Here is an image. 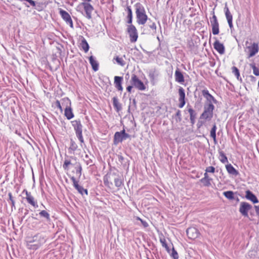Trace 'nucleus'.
Returning <instances> with one entry per match:
<instances>
[{"label":"nucleus","mask_w":259,"mask_h":259,"mask_svg":"<svg viewBox=\"0 0 259 259\" xmlns=\"http://www.w3.org/2000/svg\"><path fill=\"white\" fill-rule=\"evenodd\" d=\"M47 240L46 235L42 233H37L31 237H28L26 241L28 249L35 250L44 244Z\"/></svg>","instance_id":"1"},{"label":"nucleus","mask_w":259,"mask_h":259,"mask_svg":"<svg viewBox=\"0 0 259 259\" xmlns=\"http://www.w3.org/2000/svg\"><path fill=\"white\" fill-rule=\"evenodd\" d=\"M78 146L76 142L73 139H70V144L68 148V152L70 154H74Z\"/></svg>","instance_id":"28"},{"label":"nucleus","mask_w":259,"mask_h":259,"mask_svg":"<svg viewBox=\"0 0 259 259\" xmlns=\"http://www.w3.org/2000/svg\"><path fill=\"white\" fill-rule=\"evenodd\" d=\"M219 153V155L220 157V161L223 163L228 162L227 157L226 156L224 152L223 151H220Z\"/></svg>","instance_id":"38"},{"label":"nucleus","mask_w":259,"mask_h":259,"mask_svg":"<svg viewBox=\"0 0 259 259\" xmlns=\"http://www.w3.org/2000/svg\"><path fill=\"white\" fill-rule=\"evenodd\" d=\"M122 133L121 132H117L115 133L114 136V143L117 144L119 143H121L123 140Z\"/></svg>","instance_id":"26"},{"label":"nucleus","mask_w":259,"mask_h":259,"mask_svg":"<svg viewBox=\"0 0 259 259\" xmlns=\"http://www.w3.org/2000/svg\"><path fill=\"white\" fill-rule=\"evenodd\" d=\"M175 76L176 82L179 83H183L184 82L185 79L184 75L178 68H177L175 71Z\"/></svg>","instance_id":"21"},{"label":"nucleus","mask_w":259,"mask_h":259,"mask_svg":"<svg viewBox=\"0 0 259 259\" xmlns=\"http://www.w3.org/2000/svg\"><path fill=\"white\" fill-rule=\"evenodd\" d=\"M83 7L85 14V17L88 19L92 18V13L94 10L93 7L89 3L82 2L80 4Z\"/></svg>","instance_id":"11"},{"label":"nucleus","mask_w":259,"mask_h":259,"mask_svg":"<svg viewBox=\"0 0 259 259\" xmlns=\"http://www.w3.org/2000/svg\"><path fill=\"white\" fill-rule=\"evenodd\" d=\"M223 195L229 200L234 199V192L232 191H225L223 193Z\"/></svg>","instance_id":"36"},{"label":"nucleus","mask_w":259,"mask_h":259,"mask_svg":"<svg viewBox=\"0 0 259 259\" xmlns=\"http://www.w3.org/2000/svg\"><path fill=\"white\" fill-rule=\"evenodd\" d=\"M205 171L206 172L214 173L215 171V168L212 166L207 167L205 169Z\"/></svg>","instance_id":"50"},{"label":"nucleus","mask_w":259,"mask_h":259,"mask_svg":"<svg viewBox=\"0 0 259 259\" xmlns=\"http://www.w3.org/2000/svg\"><path fill=\"white\" fill-rule=\"evenodd\" d=\"M26 2H28L29 4L33 7L35 6V2L33 0H27Z\"/></svg>","instance_id":"56"},{"label":"nucleus","mask_w":259,"mask_h":259,"mask_svg":"<svg viewBox=\"0 0 259 259\" xmlns=\"http://www.w3.org/2000/svg\"><path fill=\"white\" fill-rule=\"evenodd\" d=\"M228 24H229L230 28L231 29H232L233 28V25L232 21L228 22Z\"/></svg>","instance_id":"60"},{"label":"nucleus","mask_w":259,"mask_h":259,"mask_svg":"<svg viewBox=\"0 0 259 259\" xmlns=\"http://www.w3.org/2000/svg\"><path fill=\"white\" fill-rule=\"evenodd\" d=\"M75 176L76 177L79 179L81 176V171H82V167L79 162H76L75 164Z\"/></svg>","instance_id":"29"},{"label":"nucleus","mask_w":259,"mask_h":259,"mask_svg":"<svg viewBox=\"0 0 259 259\" xmlns=\"http://www.w3.org/2000/svg\"><path fill=\"white\" fill-rule=\"evenodd\" d=\"M23 193L26 194V199L27 202L33 206L35 208L38 207L37 201L35 200L34 198L32 196L30 192H28L26 190H24Z\"/></svg>","instance_id":"15"},{"label":"nucleus","mask_w":259,"mask_h":259,"mask_svg":"<svg viewBox=\"0 0 259 259\" xmlns=\"http://www.w3.org/2000/svg\"><path fill=\"white\" fill-rule=\"evenodd\" d=\"M83 160L87 165H89L90 166L93 165V159L90 158L88 154L85 155Z\"/></svg>","instance_id":"44"},{"label":"nucleus","mask_w":259,"mask_h":259,"mask_svg":"<svg viewBox=\"0 0 259 259\" xmlns=\"http://www.w3.org/2000/svg\"><path fill=\"white\" fill-rule=\"evenodd\" d=\"M11 202L12 208H13V207L15 208V201H12Z\"/></svg>","instance_id":"63"},{"label":"nucleus","mask_w":259,"mask_h":259,"mask_svg":"<svg viewBox=\"0 0 259 259\" xmlns=\"http://www.w3.org/2000/svg\"><path fill=\"white\" fill-rule=\"evenodd\" d=\"M210 22L212 26V32L213 35H217L219 33V24L216 16L213 14L212 18L210 19Z\"/></svg>","instance_id":"14"},{"label":"nucleus","mask_w":259,"mask_h":259,"mask_svg":"<svg viewBox=\"0 0 259 259\" xmlns=\"http://www.w3.org/2000/svg\"><path fill=\"white\" fill-rule=\"evenodd\" d=\"M125 11L127 12V23L129 24H132V21H133V12L132 10L131 7L130 6L127 5Z\"/></svg>","instance_id":"23"},{"label":"nucleus","mask_w":259,"mask_h":259,"mask_svg":"<svg viewBox=\"0 0 259 259\" xmlns=\"http://www.w3.org/2000/svg\"><path fill=\"white\" fill-rule=\"evenodd\" d=\"M55 105L56 106V107L57 108H58L61 111H63V109H62V106L60 104V102L59 100H57L55 102Z\"/></svg>","instance_id":"54"},{"label":"nucleus","mask_w":259,"mask_h":259,"mask_svg":"<svg viewBox=\"0 0 259 259\" xmlns=\"http://www.w3.org/2000/svg\"><path fill=\"white\" fill-rule=\"evenodd\" d=\"M249 77L250 78L251 80L252 81H254L256 80L255 77L252 75H250Z\"/></svg>","instance_id":"62"},{"label":"nucleus","mask_w":259,"mask_h":259,"mask_svg":"<svg viewBox=\"0 0 259 259\" xmlns=\"http://www.w3.org/2000/svg\"><path fill=\"white\" fill-rule=\"evenodd\" d=\"M121 133H122V136L123 140H125L126 139L129 138L131 136L129 134L125 133V131L124 129L121 131Z\"/></svg>","instance_id":"51"},{"label":"nucleus","mask_w":259,"mask_h":259,"mask_svg":"<svg viewBox=\"0 0 259 259\" xmlns=\"http://www.w3.org/2000/svg\"><path fill=\"white\" fill-rule=\"evenodd\" d=\"M80 46L81 49L84 51L85 53H87L89 51L90 48L89 44L88 43L87 40L83 37H82Z\"/></svg>","instance_id":"30"},{"label":"nucleus","mask_w":259,"mask_h":259,"mask_svg":"<svg viewBox=\"0 0 259 259\" xmlns=\"http://www.w3.org/2000/svg\"><path fill=\"white\" fill-rule=\"evenodd\" d=\"M133 85H128L127 88H126V90L129 93H131V91H132V89L133 88Z\"/></svg>","instance_id":"59"},{"label":"nucleus","mask_w":259,"mask_h":259,"mask_svg":"<svg viewBox=\"0 0 259 259\" xmlns=\"http://www.w3.org/2000/svg\"><path fill=\"white\" fill-rule=\"evenodd\" d=\"M160 242L161 243L162 247L165 248L168 252H170V249L166 243L165 239L164 237L160 238Z\"/></svg>","instance_id":"41"},{"label":"nucleus","mask_w":259,"mask_h":259,"mask_svg":"<svg viewBox=\"0 0 259 259\" xmlns=\"http://www.w3.org/2000/svg\"><path fill=\"white\" fill-rule=\"evenodd\" d=\"M114 60H115L117 63L121 66H124L125 64V61L123 60V59L118 56H116L114 58Z\"/></svg>","instance_id":"43"},{"label":"nucleus","mask_w":259,"mask_h":259,"mask_svg":"<svg viewBox=\"0 0 259 259\" xmlns=\"http://www.w3.org/2000/svg\"><path fill=\"white\" fill-rule=\"evenodd\" d=\"M127 31L129 34L131 42H136L138 37V31L136 27L133 24L128 25Z\"/></svg>","instance_id":"7"},{"label":"nucleus","mask_w":259,"mask_h":259,"mask_svg":"<svg viewBox=\"0 0 259 259\" xmlns=\"http://www.w3.org/2000/svg\"><path fill=\"white\" fill-rule=\"evenodd\" d=\"M136 10L137 22L139 25H145L149 18H148L144 6L137 3L134 5Z\"/></svg>","instance_id":"2"},{"label":"nucleus","mask_w":259,"mask_h":259,"mask_svg":"<svg viewBox=\"0 0 259 259\" xmlns=\"http://www.w3.org/2000/svg\"><path fill=\"white\" fill-rule=\"evenodd\" d=\"M214 106L212 103L205 104L204 106V111L200 115V118L205 121H210L213 117Z\"/></svg>","instance_id":"3"},{"label":"nucleus","mask_w":259,"mask_h":259,"mask_svg":"<svg viewBox=\"0 0 259 259\" xmlns=\"http://www.w3.org/2000/svg\"><path fill=\"white\" fill-rule=\"evenodd\" d=\"M89 62L92 67L93 70L95 71H98L99 69V63L95 60L94 56H91L89 57Z\"/></svg>","instance_id":"24"},{"label":"nucleus","mask_w":259,"mask_h":259,"mask_svg":"<svg viewBox=\"0 0 259 259\" xmlns=\"http://www.w3.org/2000/svg\"><path fill=\"white\" fill-rule=\"evenodd\" d=\"M8 196H9V200L11 201H15L13 199V196H12V194L11 193H8Z\"/></svg>","instance_id":"58"},{"label":"nucleus","mask_w":259,"mask_h":259,"mask_svg":"<svg viewBox=\"0 0 259 259\" xmlns=\"http://www.w3.org/2000/svg\"><path fill=\"white\" fill-rule=\"evenodd\" d=\"M202 94L203 96L206 99L208 103H216L217 100L212 96L206 89L202 91Z\"/></svg>","instance_id":"18"},{"label":"nucleus","mask_w":259,"mask_h":259,"mask_svg":"<svg viewBox=\"0 0 259 259\" xmlns=\"http://www.w3.org/2000/svg\"><path fill=\"white\" fill-rule=\"evenodd\" d=\"M175 117H176V120L177 122H180L182 120L181 111L180 110H177Z\"/></svg>","instance_id":"47"},{"label":"nucleus","mask_w":259,"mask_h":259,"mask_svg":"<svg viewBox=\"0 0 259 259\" xmlns=\"http://www.w3.org/2000/svg\"><path fill=\"white\" fill-rule=\"evenodd\" d=\"M76 136L78 138V139L79 140V142L80 143V146L82 147V144H84V139H83V137L82 134L79 135V136L77 135V136Z\"/></svg>","instance_id":"52"},{"label":"nucleus","mask_w":259,"mask_h":259,"mask_svg":"<svg viewBox=\"0 0 259 259\" xmlns=\"http://www.w3.org/2000/svg\"><path fill=\"white\" fill-rule=\"evenodd\" d=\"M137 219L141 222V224L144 228H147L149 226L148 223L146 221L141 219L139 217H137Z\"/></svg>","instance_id":"49"},{"label":"nucleus","mask_w":259,"mask_h":259,"mask_svg":"<svg viewBox=\"0 0 259 259\" xmlns=\"http://www.w3.org/2000/svg\"><path fill=\"white\" fill-rule=\"evenodd\" d=\"M123 77L121 76H115L114 77V85L118 91H122V81Z\"/></svg>","instance_id":"20"},{"label":"nucleus","mask_w":259,"mask_h":259,"mask_svg":"<svg viewBox=\"0 0 259 259\" xmlns=\"http://www.w3.org/2000/svg\"><path fill=\"white\" fill-rule=\"evenodd\" d=\"M179 100L185 99V90L182 87H180L179 89Z\"/></svg>","instance_id":"42"},{"label":"nucleus","mask_w":259,"mask_h":259,"mask_svg":"<svg viewBox=\"0 0 259 259\" xmlns=\"http://www.w3.org/2000/svg\"><path fill=\"white\" fill-rule=\"evenodd\" d=\"M207 173H208V172H206L205 171V172L204 174V177H203V178H205V179H211L210 178H209V177H208V174H207Z\"/></svg>","instance_id":"61"},{"label":"nucleus","mask_w":259,"mask_h":259,"mask_svg":"<svg viewBox=\"0 0 259 259\" xmlns=\"http://www.w3.org/2000/svg\"><path fill=\"white\" fill-rule=\"evenodd\" d=\"M188 112L190 114V119L191 123L194 124L195 122L196 113L191 107L188 109Z\"/></svg>","instance_id":"31"},{"label":"nucleus","mask_w":259,"mask_h":259,"mask_svg":"<svg viewBox=\"0 0 259 259\" xmlns=\"http://www.w3.org/2000/svg\"><path fill=\"white\" fill-rule=\"evenodd\" d=\"M213 48L220 54H224L225 53V47L223 44L218 40H216L213 43Z\"/></svg>","instance_id":"19"},{"label":"nucleus","mask_w":259,"mask_h":259,"mask_svg":"<svg viewBox=\"0 0 259 259\" xmlns=\"http://www.w3.org/2000/svg\"><path fill=\"white\" fill-rule=\"evenodd\" d=\"M71 124L75 131L76 136L82 134L83 125L80 119L72 121Z\"/></svg>","instance_id":"8"},{"label":"nucleus","mask_w":259,"mask_h":259,"mask_svg":"<svg viewBox=\"0 0 259 259\" xmlns=\"http://www.w3.org/2000/svg\"><path fill=\"white\" fill-rule=\"evenodd\" d=\"M246 49L248 50V58H251L255 56L259 51L258 43L253 42L250 46H247Z\"/></svg>","instance_id":"13"},{"label":"nucleus","mask_w":259,"mask_h":259,"mask_svg":"<svg viewBox=\"0 0 259 259\" xmlns=\"http://www.w3.org/2000/svg\"><path fill=\"white\" fill-rule=\"evenodd\" d=\"M179 101L180 102L179 104V107L180 108H182L186 104L185 99L179 100Z\"/></svg>","instance_id":"53"},{"label":"nucleus","mask_w":259,"mask_h":259,"mask_svg":"<svg viewBox=\"0 0 259 259\" xmlns=\"http://www.w3.org/2000/svg\"><path fill=\"white\" fill-rule=\"evenodd\" d=\"M59 14L66 24H68L71 28H73V22L69 13L66 11L60 9Z\"/></svg>","instance_id":"12"},{"label":"nucleus","mask_w":259,"mask_h":259,"mask_svg":"<svg viewBox=\"0 0 259 259\" xmlns=\"http://www.w3.org/2000/svg\"><path fill=\"white\" fill-rule=\"evenodd\" d=\"M232 72L236 77L237 79L242 82V78L240 75V72L239 69L235 66H233L231 68Z\"/></svg>","instance_id":"34"},{"label":"nucleus","mask_w":259,"mask_h":259,"mask_svg":"<svg viewBox=\"0 0 259 259\" xmlns=\"http://www.w3.org/2000/svg\"><path fill=\"white\" fill-rule=\"evenodd\" d=\"M212 180V179H206L205 178H202L200 180V181L203 183L204 186L209 187L211 185V181Z\"/></svg>","instance_id":"40"},{"label":"nucleus","mask_w":259,"mask_h":259,"mask_svg":"<svg viewBox=\"0 0 259 259\" xmlns=\"http://www.w3.org/2000/svg\"><path fill=\"white\" fill-rule=\"evenodd\" d=\"M216 130H217V126L214 123L213 125V126L210 131V137L213 139L214 143L217 142L216 140Z\"/></svg>","instance_id":"35"},{"label":"nucleus","mask_w":259,"mask_h":259,"mask_svg":"<svg viewBox=\"0 0 259 259\" xmlns=\"http://www.w3.org/2000/svg\"><path fill=\"white\" fill-rule=\"evenodd\" d=\"M39 215L40 218H44L47 222L51 221L50 214L46 210H42L39 212Z\"/></svg>","instance_id":"32"},{"label":"nucleus","mask_w":259,"mask_h":259,"mask_svg":"<svg viewBox=\"0 0 259 259\" xmlns=\"http://www.w3.org/2000/svg\"><path fill=\"white\" fill-rule=\"evenodd\" d=\"M246 198L252 201L253 203H257L258 202V200L256 196L249 190L246 191Z\"/></svg>","instance_id":"22"},{"label":"nucleus","mask_w":259,"mask_h":259,"mask_svg":"<svg viewBox=\"0 0 259 259\" xmlns=\"http://www.w3.org/2000/svg\"><path fill=\"white\" fill-rule=\"evenodd\" d=\"M255 210L256 213V215L258 216L259 218V206H254Z\"/></svg>","instance_id":"57"},{"label":"nucleus","mask_w":259,"mask_h":259,"mask_svg":"<svg viewBox=\"0 0 259 259\" xmlns=\"http://www.w3.org/2000/svg\"><path fill=\"white\" fill-rule=\"evenodd\" d=\"M133 103L136 105V100L135 99H134L133 100Z\"/></svg>","instance_id":"64"},{"label":"nucleus","mask_w":259,"mask_h":259,"mask_svg":"<svg viewBox=\"0 0 259 259\" xmlns=\"http://www.w3.org/2000/svg\"><path fill=\"white\" fill-rule=\"evenodd\" d=\"M149 77L151 81H153L155 77L158 76V73H157L155 69H151L149 71Z\"/></svg>","instance_id":"37"},{"label":"nucleus","mask_w":259,"mask_h":259,"mask_svg":"<svg viewBox=\"0 0 259 259\" xmlns=\"http://www.w3.org/2000/svg\"><path fill=\"white\" fill-rule=\"evenodd\" d=\"M131 82L135 88L140 91H144L146 89L144 83L135 74H133L132 75Z\"/></svg>","instance_id":"6"},{"label":"nucleus","mask_w":259,"mask_h":259,"mask_svg":"<svg viewBox=\"0 0 259 259\" xmlns=\"http://www.w3.org/2000/svg\"><path fill=\"white\" fill-rule=\"evenodd\" d=\"M70 165H74L73 163H72L70 161V160L68 159H65L64 162V164L63 165V167L65 170H68V166Z\"/></svg>","instance_id":"46"},{"label":"nucleus","mask_w":259,"mask_h":259,"mask_svg":"<svg viewBox=\"0 0 259 259\" xmlns=\"http://www.w3.org/2000/svg\"><path fill=\"white\" fill-rule=\"evenodd\" d=\"M252 206L247 202H241L239 207V212L244 217H248V212Z\"/></svg>","instance_id":"10"},{"label":"nucleus","mask_w":259,"mask_h":259,"mask_svg":"<svg viewBox=\"0 0 259 259\" xmlns=\"http://www.w3.org/2000/svg\"><path fill=\"white\" fill-rule=\"evenodd\" d=\"M62 100L66 104L64 115L67 119L70 120L74 117V114L71 108V101L68 98H64Z\"/></svg>","instance_id":"5"},{"label":"nucleus","mask_w":259,"mask_h":259,"mask_svg":"<svg viewBox=\"0 0 259 259\" xmlns=\"http://www.w3.org/2000/svg\"><path fill=\"white\" fill-rule=\"evenodd\" d=\"M70 179L73 182L74 187L77 190L79 193L81 195H83L84 194L87 195L88 194V190L84 189L82 186L79 185L78 184V181L74 176L71 177Z\"/></svg>","instance_id":"9"},{"label":"nucleus","mask_w":259,"mask_h":259,"mask_svg":"<svg viewBox=\"0 0 259 259\" xmlns=\"http://www.w3.org/2000/svg\"><path fill=\"white\" fill-rule=\"evenodd\" d=\"M145 25V29H147L149 32H152L153 34L156 33L157 26L156 23L151 19L149 18Z\"/></svg>","instance_id":"17"},{"label":"nucleus","mask_w":259,"mask_h":259,"mask_svg":"<svg viewBox=\"0 0 259 259\" xmlns=\"http://www.w3.org/2000/svg\"><path fill=\"white\" fill-rule=\"evenodd\" d=\"M119 176L118 170L115 167L110 168L109 171L103 177V181L104 185L109 188L112 186L113 184L109 180L111 178H114L116 177Z\"/></svg>","instance_id":"4"},{"label":"nucleus","mask_w":259,"mask_h":259,"mask_svg":"<svg viewBox=\"0 0 259 259\" xmlns=\"http://www.w3.org/2000/svg\"><path fill=\"white\" fill-rule=\"evenodd\" d=\"M113 101V105L115 110L117 112H119L122 109V106L121 104L119 102L118 98L117 97H114L112 98Z\"/></svg>","instance_id":"27"},{"label":"nucleus","mask_w":259,"mask_h":259,"mask_svg":"<svg viewBox=\"0 0 259 259\" xmlns=\"http://www.w3.org/2000/svg\"><path fill=\"white\" fill-rule=\"evenodd\" d=\"M186 233L188 237L191 239H195L199 236V232L195 227H190L187 229Z\"/></svg>","instance_id":"16"},{"label":"nucleus","mask_w":259,"mask_h":259,"mask_svg":"<svg viewBox=\"0 0 259 259\" xmlns=\"http://www.w3.org/2000/svg\"><path fill=\"white\" fill-rule=\"evenodd\" d=\"M171 256L172 257L173 259H178L179 255L177 251L175 249L174 247H172L171 253L170 254Z\"/></svg>","instance_id":"48"},{"label":"nucleus","mask_w":259,"mask_h":259,"mask_svg":"<svg viewBox=\"0 0 259 259\" xmlns=\"http://www.w3.org/2000/svg\"><path fill=\"white\" fill-rule=\"evenodd\" d=\"M226 168L229 174L235 176H237L239 175V172L231 164L226 165Z\"/></svg>","instance_id":"25"},{"label":"nucleus","mask_w":259,"mask_h":259,"mask_svg":"<svg viewBox=\"0 0 259 259\" xmlns=\"http://www.w3.org/2000/svg\"><path fill=\"white\" fill-rule=\"evenodd\" d=\"M117 156H118V161L121 163H122L124 161V157L121 155H118Z\"/></svg>","instance_id":"55"},{"label":"nucleus","mask_w":259,"mask_h":259,"mask_svg":"<svg viewBox=\"0 0 259 259\" xmlns=\"http://www.w3.org/2000/svg\"><path fill=\"white\" fill-rule=\"evenodd\" d=\"M224 11H225V15H226L227 21L228 22L232 21V20H233L232 15L231 14V13L229 11V9L228 8V7H227V4H226V5H225V7L224 8Z\"/></svg>","instance_id":"33"},{"label":"nucleus","mask_w":259,"mask_h":259,"mask_svg":"<svg viewBox=\"0 0 259 259\" xmlns=\"http://www.w3.org/2000/svg\"><path fill=\"white\" fill-rule=\"evenodd\" d=\"M250 66L252 68L253 70V73L255 76H259V70L256 67L255 64L254 63L250 64Z\"/></svg>","instance_id":"45"},{"label":"nucleus","mask_w":259,"mask_h":259,"mask_svg":"<svg viewBox=\"0 0 259 259\" xmlns=\"http://www.w3.org/2000/svg\"><path fill=\"white\" fill-rule=\"evenodd\" d=\"M115 186L116 187L119 188L123 185L122 181L120 176L115 177L114 179Z\"/></svg>","instance_id":"39"}]
</instances>
